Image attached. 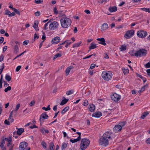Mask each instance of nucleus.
<instances>
[{
    "label": "nucleus",
    "mask_w": 150,
    "mask_h": 150,
    "mask_svg": "<svg viewBox=\"0 0 150 150\" xmlns=\"http://www.w3.org/2000/svg\"><path fill=\"white\" fill-rule=\"evenodd\" d=\"M60 22L62 27L64 28H67L70 26L71 22V19L68 18H62L60 20Z\"/></svg>",
    "instance_id": "nucleus-1"
},
{
    "label": "nucleus",
    "mask_w": 150,
    "mask_h": 150,
    "mask_svg": "<svg viewBox=\"0 0 150 150\" xmlns=\"http://www.w3.org/2000/svg\"><path fill=\"white\" fill-rule=\"evenodd\" d=\"M90 143L89 140L86 138L83 139L81 141L80 148L81 150H85L89 146Z\"/></svg>",
    "instance_id": "nucleus-2"
},
{
    "label": "nucleus",
    "mask_w": 150,
    "mask_h": 150,
    "mask_svg": "<svg viewBox=\"0 0 150 150\" xmlns=\"http://www.w3.org/2000/svg\"><path fill=\"white\" fill-rule=\"evenodd\" d=\"M112 74L111 72L108 71H104L102 74V76L105 80L109 81L112 78Z\"/></svg>",
    "instance_id": "nucleus-3"
},
{
    "label": "nucleus",
    "mask_w": 150,
    "mask_h": 150,
    "mask_svg": "<svg viewBox=\"0 0 150 150\" xmlns=\"http://www.w3.org/2000/svg\"><path fill=\"white\" fill-rule=\"evenodd\" d=\"M147 53V50L144 49H141L136 52L135 56L137 57L145 56Z\"/></svg>",
    "instance_id": "nucleus-4"
},
{
    "label": "nucleus",
    "mask_w": 150,
    "mask_h": 150,
    "mask_svg": "<svg viewBox=\"0 0 150 150\" xmlns=\"http://www.w3.org/2000/svg\"><path fill=\"white\" fill-rule=\"evenodd\" d=\"M109 140L102 137L99 139L98 142L100 145L103 146H106L109 144Z\"/></svg>",
    "instance_id": "nucleus-5"
},
{
    "label": "nucleus",
    "mask_w": 150,
    "mask_h": 150,
    "mask_svg": "<svg viewBox=\"0 0 150 150\" xmlns=\"http://www.w3.org/2000/svg\"><path fill=\"white\" fill-rule=\"evenodd\" d=\"M28 144L26 142H23L20 143L19 149V150H30V148L28 147Z\"/></svg>",
    "instance_id": "nucleus-6"
},
{
    "label": "nucleus",
    "mask_w": 150,
    "mask_h": 150,
    "mask_svg": "<svg viewBox=\"0 0 150 150\" xmlns=\"http://www.w3.org/2000/svg\"><path fill=\"white\" fill-rule=\"evenodd\" d=\"M134 30H129L124 35V37L126 39H129L131 38L134 34Z\"/></svg>",
    "instance_id": "nucleus-7"
},
{
    "label": "nucleus",
    "mask_w": 150,
    "mask_h": 150,
    "mask_svg": "<svg viewBox=\"0 0 150 150\" xmlns=\"http://www.w3.org/2000/svg\"><path fill=\"white\" fill-rule=\"evenodd\" d=\"M58 23L56 21H54L50 24L49 28L51 30H54L58 27Z\"/></svg>",
    "instance_id": "nucleus-8"
},
{
    "label": "nucleus",
    "mask_w": 150,
    "mask_h": 150,
    "mask_svg": "<svg viewBox=\"0 0 150 150\" xmlns=\"http://www.w3.org/2000/svg\"><path fill=\"white\" fill-rule=\"evenodd\" d=\"M137 35L139 38H144L146 36L147 33L146 31L139 30L137 32Z\"/></svg>",
    "instance_id": "nucleus-9"
},
{
    "label": "nucleus",
    "mask_w": 150,
    "mask_h": 150,
    "mask_svg": "<svg viewBox=\"0 0 150 150\" xmlns=\"http://www.w3.org/2000/svg\"><path fill=\"white\" fill-rule=\"evenodd\" d=\"M111 98L114 101H117L120 99L121 96L116 93H114L111 96Z\"/></svg>",
    "instance_id": "nucleus-10"
},
{
    "label": "nucleus",
    "mask_w": 150,
    "mask_h": 150,
    "mask_svg": "<svg viewBox=\"0 0 150 150\" xmlns=\"http://www.w3.org/2000/svg\"><path fill=\"white\" fill-rule=\"evenodd\" d=\"M110 135H111V132L108 131L104 133L102 137H104V138L109 141V139H111Z\"/></svg>",
    "instance_id": "nucleus-11"
},
{
    "label": "nucleus",
    "mask_w": 150,
    "mask_h": 150,
    "mask_svg": "<svg viewBox=\"0 0 150 150\" xmlns=\"http://www.w3.org/2000/svg\"><path fill=\"white\" fill-rule=\"evenodd\" d=\"M60 40V38L59 37H56L54 38L51 41V42L54 44H56L59 42Z\"/></svg>",
    "instance_id": "nucleus-12"
},
{
    "label": "nucleus",
    "mask_w": 150,
    "mask_h": 150,
    "mask_svg": "<svg viewBox=\"0 0 150 150\" xmlns=\"http://www.w3.org/2000/svg\"><path fill=\"white\" fill-rule=\"evenodd\" d=\"M122 129L121 126L119 125H116L113 128V131L115 132L120 131Z\"/></svg>",
    "instance_id": "nucleus-13"
},
{
    "label": "nucleus",
    "mask_w": 150,
    "mask_h": 150,
    "mask_svg": "<svg viewBox=\"0 0 150 150\" xmlns=\"http://www.w3.org/2000/svg\"><path fill=\"white\" fill-rule=\"evenodd\" d=\"M102 113L100 112H96L93 114L92 116L93 117H95L97 118L100 117L102 115Z\"/></svg>",
    "instance_id": "nucleus-14"
},
{
    "label": "nucleus",
    "mask_w": 150,
    "mask_h": 150,
    "mask_svg": "<svg viewBox=\"0 0 150 150\" xmlns=\"http://www.w3.org/2000/svg\"><path fill=\"white\" fill-rule=\"evenodd\" d=\"M97 40L100 41V42H98V43L100 44H101L105 46L106 45V43H105V39L103 38H98L97 39Z\"/></svg>",
    "instance_id": "nucleus-15"
},
{
    "label": "nucleus",
    "mask_w": 150,
    "mask_h": 150,
    "mask_svg": "<svg viewBox=\"0 0 150 150\" xmlns=\"http://www.w3.org/2000/svg\"><path fill=\"white\" fill-rule=\"evenodd\" d=\"M38 21H35L34 24L33 25V27L37 31H38L39 30V29L38 27Z\"/></svg>",
    "instance_id": "nucleus-16"
},
{
    "label": "nucleus",
    "mask_w": 150,
    "mask_h": 150,
    "mask_svg": "<svg viewBox=\"0 0 150 150\" xmlns=\"http://www.w3.org/2000/svg\"><path fill=\"white\" fill-rule=\"evenodd\" d=\"M88 108L90 112H93L95 109V105L93 104L90 105L88 106Z\"/></svg>",
    "instance_id": "nucleus-17"
},
{
    "label": "nucleus",
    "mask_w": 150,
    "mask_h": 150,
    "mask_svg": "<svg viewBox=\"0 0 150 150\" xmlns=\"http://www.w3.org/2000/svg\"><path fill=\"white\" fill-rule=\"evenodd\" d=\"M16 129H17V134L19 135H20L22 133L24 132V129L23 128H16Z\"/></svg>",
    "instance_id": "nucleus-18"
},
{
    "label": "nucleus",
    "mask_w": 150,
    "mask_h": 150,
    "mask_svg": "<svg viewBox=\"0 0 150 150\" xmlns=\"http://www.w3.org/2000/svg\"><path fill=\"white\" fill-rule=\"evenodd\" d=\"M109 11L111 12H115L117 10V7L115 6H110L108 9Z\"/></svg>",
    "instance_id": "nucleus-19"
},
{
    "label": "nucleus",
    "mask_w": 150,
    "mask_h": 150,
    "mask_svg": "<svg viewBox=\"0 0 150 150\" xmlns=\"http://www.w3.org/2000/svg\"><path fill=\"white\" fill-rule=\"evenodd\" d=\"M108 28V25L107 23H104L101 26V30H106Z\"/></svg>",
    "instance_id": "nucleus-20"
},
{
    "label": "nucleus",
    "mask_w": 150,
    "mask_h": 150,
    "mask_svg": "<svg viewBox=\"0 0 150 150\" xmlns=\"http://www.w3.org/2000/svg\"><path fill=\"white\" fill-rule=\"evenodd\" d=\"M74 68L72 66H70V67H67L65 71L66 75L67 76L70 71L71 69H73Z\"/></svg>",
    "instance_id": "nucleus-21"
},
{
    "label": "nucleus",
    "mask_w": 150,
    "mask_h": 150,
    "mask_svg": "<svg viewBox=\"0 0 150 150\" xmlns=\"http://www.w3.org/2000/svg\"><path fill=\"white\" fill-rule=\"evenodd\" d=\"M63 99L61 101L60 103V105H64L66 103H67L69 100V99H66L64 97H63Z\"/></svg>",
    "instance_id": "nucleus-22"
},
{
    "label": "nucleus",
    "mask_w": 150,
    "mask_h": 150,
    "mask_svg": "<svg viewBox=\"0 0 150 150\" xmlns=\"http://www.w3.org/2000/svg\"><path fill=\"white\" fill-rule=\"evenodd\" d=\"M41 117H42L43 119H47L49 117L47 114L46 112H44L40 116Z\"/></svg>",
    "instance_id": "nucleus-23"
},
{
    "label": "nucleus",
    "mask_w": 150,
    "mask_h": 150,
    "mask_svg": "<svg viewBox=\"0 0 150 150\" xmlns=\"http://www.w3.org/2000/svg\"><path fill=\"white\" fill-rule=\"evenodd\" d=\"M97 47V46H96V44L94 43L93 42H92L91 44V46L89 47V49H90V50H91V49L96 48Z\"/></svg>",
    "instance_id": "nucleus-24"
},
{
    "label": "nucleus",
    "mask_w": 150,
    "mask_h": 150,
    "mask_svg": "<svg viewBox=\"0 0 150 150\" xmlns=\"http://www.w3.org/2000/svg\"><path fill=\"white\" fill-rule=\"evenodd\" d=\"M136 75H137V77H139V78H141V79H142V80L143 81V82L144 83L146 81V78L142 76L141 75L139 74L138 73H137Z\"/></svg>",
    "instance_id": "nucleus-25"
},
{
    "label": "nucleus",
    "mask_w": 150,
    "mask_h": 150,
    "mask_svg": "<svg viewBox=\"0 0 150 150\" xmlns=\"http://www.w3.org/2000/svg\"><path fill=\"white\" fill-rule=\"evenodd\" d=\"M69 108V106H67L65 107L62 111L61 113L62 114L68 111Z\"/></svg>",
    "instance_id": "nucleus-26"
},
{
    "label": "nucleus",
    "mask_w": 150,
    "mask_h": 150,
    "mask_svg": "<svg viewBox=\"0 0 150 150\" xmlns=\"http://www.w3.org/2000/svg\"><path fill=\"white\" fill-rule=\"evenodd\" d=\"M127 46L125 45H122L121 46V47L120 48V51H125L126 50Z\"/></svg>",
    "instance_id": "nucleus-27"
},
{
    "label": "nucleus",
    "mask_w": 150,
    "mask_h": 150,
    "mask_svg": "<svg viewBox=\"0 0 150 150\" xmlns=\"http://www.w3.org/2000/svg\"><path fill=\"white\" fill-rule=\"evenodd\" d=\"M140 10L142 11L148 12L149 13H150V8H140Z\"/></svg>",
    "instance_id": "nucleus-28"
},
{
    "label": "nucleus",
    "mask_w": 150,
    "mask_h": 150,
    "mask_svg": "<svg viewBox=\"0 0 150 150\" xmlns=\"http://www.w3.org/2000/svg\"><path fill=\"white\" fill-rule=\"evenodd\" d=\"M149 114L148 112H144L143 115L141 116V118L142 119H144V118Z\"/></svg>",
    "instance_id": "nucleus-29"
},
{
    "label": "nucleus",
    "mask_w": 150,
    "mask_h": 150,
    "mask_svg": "<svg viewBox=\"0 0 150 150\" xmlns=\"http://www.w3.org/2000/svg\"><path fill=\"white\" fill-rule=\"evenodd\" d=\"M123 72L124 74H127L129 72V70L127 68L126 69L123 68L122 69Z\"/></svg>",
    "instance_id": "nucleus-30"
},
{
    "label": "nucleus",
    "mask_w": 150,
    "mask_h": 150,
    "mask_svg": "<svg viewBox=\"0 0 150 150\" xmlns=\"http://www.w3.org/2000/svg\"><path fill=\"white\" fill-rule=\"evenodd\" d=\"M5 79L8 82L10 81L11 79V78L10 76L8 74H6V75Z\"/></svg>",
    "instance_id": "nucleus-31"
},
{
    "label": "nucleus",
    "mask_w": 150,
    "mask_h": 150,
    "mask_svg": "<svg viewBox=\"0 0 150 150\" xmlns=\"http://www.w3.org/2000/svg\"><path fill=\"white\" fill-rule=\"evenodd\" d=\"M54 143L52 142H51L49 146L50 150H54Z\"/></svg>",
    "instance_id": "nucleus-32"
},
{
    "label": "nucleus",
    "mask_w": 150,
    "mask_h": 150,
    "mask_svg": "<svg viewBox=\"0 0 150 150\" xmlns=\"http://www.w3.org/2000/svg\"><path fill=\"white\" fill-rule=\"evenodd\" d=\"M81 43V42L80 41L79 42L74 44L73 45V47L74 48L75 47H79L80 46V44Z\"/></svg>",
    "instance_id": "nucleus-33"
},
{
    "label": "nucleus",
    "mask_w": 150,
    "mask_h": 150,
    "mask_svg": "<svg viewBox=\"0 0 150 150\" xmlns=\"http://www.w3.org/2000/svg\"><path fill=\"white\" fill-rule=\"evenodd\" d=\"M40 131L42 134L44 133V132L47 133L49 132V131L47 129H45L43 127L41 129Z\"/></svg>",
    "instance_id": "nucleus-34"
},
{
    "label": "nucleus",
    "mask_w": 150,
    "mask_h": 150,
    "mask_svg": "<svg viewBox=\"0 0 150 150\" xmlns=\"http://www.w3.org/2000/svg\"><path fill=\"white\" fill-rule=\"evenodd\" d=\"M80 140V139H78V138H77L76 139H70V141L72 143H74Z\"/></svg>",
    "instance_id": "nucleus-35"
},
{
    "label": "nucleus",
    "mask_w": 150,
    "mask_h": 150,
    "mask_svg": "<svg viewBox=\"0 0 150 150\" xmlns=\"http://www.w3.org/2000/svg\"><path fill=\"white\" fill-rule=\"evenodd\" d=\"M67 146V144L65 142H64L62 143L61 148L62 150H63L64 149H65Z\"/></svg>",
    "instance_id": "nucleus-36"
},
{
    "label": "nucleus",
    "mask_w": 150,
    "mask_h": 150,
    "mask_svg": "<svg viewBox=\"0 0 150 150\" xmlns=\"http://www.w3.org/2000/svg\"><path fill=\"white\" fill-rule=\"evenodd\" d=\"M14 52L16 53H17L18 52L19 48L17 45H16L14 47Z\"/></svg>",
    "instance_id": "nucleus-37"
},
{
    "label": "nucleus",
    "mask_w": 150,
    "mask_h": 150,
    "mask_svg": "<svg viewBox=\"0 0 150 150\" xmlns=\"http://www.w3.org/2000/svg\"><path fill=\"white\" fill-rule=\"evenodd\" d=\"M50 105H49L47 108H46L45 107H43L42 109L43 110H45L46 111L50 110L51 109L50 107Z\"/></svg>",
    "instance_id": "nucleus-38"
},
{
    "label": "nucleus",
    "mask_w": 150,
    "mask_h": 150,
    "mask_svg": "<svg viewBox=\"0 0 150 150\" xmlns=\"http://www.w3.org/2000/svg\"><path fill=\"white\" fill-rule=\"evenodd\" d=\"M5 141L4 139H2L1 142V144L0 145V146L1 148H2L4 147V146L5 144Z\"/></svg>",
    "instance_id": "nucleus-39"
},
{
    "label": "nucleus",
    "mask_w": 150,
    "mask_h": 150,
    "mask_svg": "<svg viewBox=\"0 0 150 150\" xmlns=\"http://www.w3.org/2000/svg\"><path fill=\"white\" fill-rule=\"evenodd\" d=\"M61 54L60 53H57L53 57V59H55L58 57H60L62 56Z\"/></svg>",
    "instance_id": "nucleus-40"
},
{
    "label": "nucleus",
    "mask_w": 150,
    "mask_h": 150,
    "mask_svg": "<svg viewBox=\"0 0 150 150\" xmlns=\"http://www.w3.org/2000/svg\"><path fill=\"white\" fill-rule=\"evenodd\" d=\"M65 41H67V42H65L67 44L65 45V47L67 48L69 45H70L72 42H69V40H66Z\"/></svg>",
    "instance_id": "nucleus-41"
},
{
    "label": "nucleus",
    "mask_w": 150,
    "mask_h": 150,
    "mask_svg": "<svg viewBox=\"0 0 150 150\" xmlns=\"http://www.w3.org/2000/svg\"><path fill=\"white\" fill-rule=\"evenodd\" d=\"M41 145L44 149L47 148L46 144V143L44 141H43L41 143Z\"/></svg>",
    "instance_id": "nucleus-42"
},
{
    "label": "nucleus",
    "mask_w": 150,
    "mask_h": 150,
    "mask_svg": "<svg viewBox=\"0 0 150 150\" xmlns=\"http://www.w3.org/2000/svg\"><path fill=\"white\" fill-rule=\"evenodd\" d=\"M11 13V12L8 10L6 9L5 10V14L6 15H8L9 16Z\"/></svg>",
    "instance_id": "nucleus-43"
},
{
    "label": "nucleus",
    "mask_w": 150,
    "mask_h": 150,
    "mask_svg": "<svg viewBox=\"0 0 150 150\" xmlns=\"http://www.w3.org/2000/svg\"><path fill=\"white\" fill-rule=\"evenodd\" d=\"M13 11L15 12L14 13H16L18 15H20V13L19 12V11H18L17 9H16L15 8H13Z\"/></svg>",
    "instance_id": "nucleus-44"
},
{
    "label": "nucleus",
    "mask_w": 150,
    "mask_h": 150,
    "mask_svg": "<svg viewBox=\"0 0 150 150\" xmlns=\"http://www.w3.org/2000/svg\"><path fill=\"white\" fill-rule=\"evenodd\" d=\"M53 11L54 13L56 15L59 13L58 12V11L57 10V8L56 7L54 8L53 9Z\"/></svg>",
    "instance_id": "nucleus-45"
},
{
    "label": "nucleus",
    "mask_w": 150,
    "mask_h": 150,
    "mask_svg": "<svg viewBox=\"0 0 150 150\" xmlns=\"http://www.w3.org/2000/svg\"><path fill=\"white\" fill-rule=\"evenodd\" d=\"M11 89V87L10 86H8L7 88L4 89V91L7 92L8 91H10Z\"/></svg>",
    "instance_id": "nucleus-46"
},
{
    "label": "nucleus",
    "mask_w": 150,
    "mask_h": 150,
    "mask_svg": "<svg viewBox=\"0 0 150 150\" xmlns=\"http://www.w3.org/2000/svg\"><path fill=\"white\" fill-rule=\"evenodd\" d=\"M126 123V122H125L124 121L120 122L119 123V124H120V125L121 126V127H122L125 125Z\"/></svg>",
    "instance_id": "nucleus-47"
},
{
    "label": "nucleus",
    "mask_w": 150,
    "mask_h": 150,
    "mask_svg": "<svg viewBox=\"0 0 150 150\" xmlns=\"http://www.w3.org/2000/svg\"><path fill=\"white\" fill-rule=\"evenodd\" d=\"M20 104L19 103L18 104L16 105V108L15 109L14 111H17L18 109H19V108H20Z\"/></svg>",
    "instance_id": "nucleus-48"
},
{
    "label": "nucleus",
    "mask_w": 150,
    "mask_h": 150,
    "mask_svg": "<svg viewBox=\"0 0 150 150\" xmlns=\"http://www.w3.org/2000/svg\"><path fill=\"white\" fill-rule=\"evenodd\" d=\"M35 3L36 4H38L42 3L43 1V0H35Z\"/></svg>",
    "instance_id": "nucleus-49"
},
{
    "label": "nucleus",
    "mask_w": 150,
    "mask_h": 150,
    "mask_svg": "<svg viewBox=\"0 0 150 150\" xmlns=\"http://www.w3.org/2000/svg\"><path fill=\"white\" fill-rule=\"evenodd\" d=\"M50 22L49 21L45 24L44 27V30H46L47 29V26H48L49 23H50Z\"/></svg>",
    "instance_id": "nucleus-50"
},
{
    "label": "nucleus",
    "mask_w": 150,
    "mask_h": 150,
    "mask_svg": "<svg viewBox=\"0 0 150 150\" xmlns=\"http://www.w3.org/2000/svg\"><path fill=\"white\" fill-rule=\"evenodd\" d=\"M43 119V118H42V117H41V116H40L39 120L40 122V125H42V123H43L44 122V120Z\"/></svg>",
    "instance_id": "nucleus-51"
},
{
    "label": "nucleus",
    "mask_w": 150,
    "mask_h": 150,
    "mask_svg": "<svg viewBox=\"0 0 150 150\" xmlns=\"http://www.w3.org/2000/svg\"><path fill=\"white\" fill-rule=\"evenodd\" d=\"M62 11H59L58 12V13L59 14V17H62V16H65V15L64 14H63V13H62Z\"/></svg>",
    "instance_id": "nucleus-52"
},
{
    "label": "nucleus",
    "mask_w": 150,
    "mask_h": 150,
    "mask_svg": "<svg viewBox=\"0 0 150 150\" xmlns=\"http://www.w3.org/2000/svg\"><path fill=\"white\" fill-rule=\"evenodd\" d=\"M73 93V91L71 90H70L68 91H67L66 93L67 95H69Z\"/></svg>",
    "instance_id": "nucleus-53"
},
{
    "label": "nucleus",
    "mask_w": 150,
    "mask_h": 150,
    "mask_svg": "<svg viewBox=\"0 0 150 150\" xmlns=\"http://www.w3.org/2000/svg\"><path fill=\"white\" fill-rule=\"evenodd\" d=\"M4 139V141H5V140H6V141L8 142V143L11 142L12 141V140L11 138L8 139V138H5V139Z\"/></svg>",
    "instance_id": "nucleus-54"
},
{
    "label": "nucleus",
    "mask_w": 150,
    "mask_h": 150,
    "mask_svg": "<svg viewBox=\"0 0 150 150\" xmlns=\"http://www.w3.org/2000/svg\"><path fill=\"white\" fill-rule=\"evenodd\" d=\"M144 67L146 68H148L150 67V62H149L146 64H145Z\"/></svg>",
    "instance_id": "nucleus-55"
},
{
    "label": "nucleus",
    "mask_w": 150,
    "mask_h": 150,
    "mask_svg": "<svg viewBox=\"0 0 150 150\" xmlns=\"http://www.w3.org/2000/svg\"><path fill=\"white\" fill-rule=\"evenodd\" d=\"M129 53L132 56H134V55L135 56V54H136V52L134 53V51L133 50H132V51H130L129 52Z\"/></svg>",
    "instance_id": "nucleus-56"
},
{
    "label": "nucleus",
    "mask_w": 150,
    "mask_h": 150,
    "mask_svg": "<svg viewBox=\"0 0 150 150\" xmlns=\"http://www.w3.org/2000/svg\"><path fill=\"white\" fill-rule=\"evenodd\" d=\"M29 42L28 40H25L23 42V44L24 45H27Z\"/></svg>",
    "instance_id": "nucleus-57"
},
{
    "label": "nucleus",
    "mask_w": 150,
    "mask_h": 150,
    "mask_svg": "<svg viewBox=\"0 0 150 150\" xmlns=\"http://www.w3.org/2000/svg\"><path fill=\"white\" fill-rule=\"evenodd\" d=\"M21 67V66L20 65L17 66L16 68V71L17 72L19 71Z\"/></svg>",
    "instance_id": "nucleus-58"
},
{
    "label": "nucleus",
    "mask_w": 150,
    "mask_h": 150,
    "mask_svg": "<svg viewBox=\"0 0 150 150\" xmlns=\"http://www.w3.org/2000/svg\"><path fill=\"white\" fill-rule=\"evenodd\" d=\"M83 103V105L84 106H87L88 104V102L87 100H85Z\"/></svg>",
    "instance_id": "nucleus-59"
},
{
    "label": "nucleus",
    "mask_w": 150,
    "mask_h": 150,
    "mask_svg": "<svg viewBox=\"0 0 150 150\" xmlns=\"http://www.w3.org/2000/svg\"><path fill=\"white\" fill-rule=\"evenodd\" d=\"M96 66V64H91L90 69H93Z\"/></svg>",
    "instance_id": "nucleus-60"
},
{
    "label": "nucleus",
    "mask_w": 150,
    "mask_h": 150,
    "mask_svg": "<svg viewBox=\"0 0 150 150\" xmlns=\"http://www.w3.org/2000/svg\"><path fill=\"white\" fill-rule=\"evenodd\" d=\"M4 124L6 125H9L10 124V123L7 120H5L4 121Z\"/></svg>",
    "instance_id": "nucleus-61"
},
{
    "label": "nucleus",
    "mask_w": 150,
    "mask_h": 150,
    "mask_svg": "<svg viewBox=\"0 0 150 150\" xmlns=\"http://www.w3.org/2000/svg\"><path fill=\"white\" fill-rule=\"evenodd\" d=\"M42 32L43 33V35L42 36V40H45V38H46V36L45 35V33L44 32H43V31H42Z\"/></svg>",
    "instance_id": "nucleus-62"
},
{
    "label": "nucleus",
    "mask_w": 150,
    "mask_h": 150,
    "mask_svg": "<svg viewBox=\"0 0 150 150\" xmlns=\"http://www.w3.org/2000/svg\"><path fill=\"white\" fill-rule=\"evenodd\" d=\"M4 54H2L0 56V62H2L4 59Z\"/></svg>",
    "instance_id": "nucleus-63"
},
{
    "label": "nucleus",
    "mask_w": 150,
    "mask_h": 150,
    "mask_svg": "<svg viewBox=\"0 0 150 150\" xmlns=\"http://www.w3.org/2000/svg\"><path fill=\"white\" fill-rule=\"evenodd\" d=\"M35 103V101L33 100L30 103L29 105L30 106H32L34 105Z\"/></svg>",
    "instance_id": "nucleus-64"
}]
</instances>
